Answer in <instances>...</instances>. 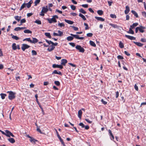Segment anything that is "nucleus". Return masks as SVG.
I'll list each match as a JSON object with an SVG mask.
<instances>
[{
	"label": "nucleus",
	"mask_w": 146,
	"mask_h": 146,
	"mask_svg": "<svg viewBox=\"0 0 146 146\" xmlns=\"http://www.w3.org/2000/svg\"><path fill=\"white\" fill-rule=\"evenodd\" d=\"M71 9L73 10H74L76 9L75 6L74 5H71L70 6Z\"/></svg>",
	"instance_id": "obj_56"
},
{
	"label": "nucleus",
	"mask_w": 146,
	"mask_h": 146,
	"mask_svg": "<svg viewBox=\"0 0 146 146\" xmlns=\"http://www.w3.org/2000/svg\"><path fill=\"white\" fill-rule=\"evenodd\" d=\"M58 34H57L56 33L54 32L53 33V35L54 36H60L63 35V34L62 32L60 31H58Z\"/></svg>",
	"instance_id": "obj_6"
},
{
	"label": "nucleus",
	"mask_w": 146,
	"mask_h": 146,
	"mask_svg": "<svg viewBox=\"0 0 146 146\" xmlns=\"http://www.w3.org/2000/svg\"><path fill=\"white\" fill-rule=\"evenodd\" d=\"M97 13L100 15H102L103 14V12L102 10H99L97 11Z\"/></svg>",
	"instance_id": "obj_41"
},
{
	"label": "nucleus",
	"mask_w": 146,
	"mask_h": 146,
	"mask_svg": "<svg viewBox=\"0 0 146 146\" xmlns=\"http://www.w3.org/2000/svg\"><path fill=\"white\" fill-rule=\"evenodd\" d=\"M24 32L25 33H31V34L32 32L28 29H26L24 31Z\"/></svg>",
	"instance_id": "obj_39"
},
{
	"label": "nucleus",
	"mask_w": 146,
	"mask_h": 146,
	"mask_svg": "<svg viewBox=\"0 0 146 146\" xmlns=\"http://www.w3.org/2000/svg\"><path fill=\"white\" fill-rule=\"evenodd\" d=\"M90 45L94 47H96V44L92 40L90 41Z\"/></svg>",
	"instance_id": "obj_26"
},
{
	"label": "nucleus",
	"mask_w": 146,
	"mask_h": 146,
	"mask_svg": "<svg viewBox=\"0 0 146 146\" xmlns=\"http://www.w3.org/2000/svg\"><path fill=\"white\" fill-rule=\"evenodd\" d=\"M79 16L81 17L85 21L86 20V19L85 17L82 14L80 13L79 14Z\"/></svg>",
	"instance_id": "obj_37"
},
{
	"label": "nucleus",
	"mask_w": 146,
	"mask_h": 146,
	"mask_svg": "<svg viewBox=\"0 0 146 146\" xmlns=\"http://www.w3.org/2000/svg\"><path fill=\"white\" fill-rule=\"evenodd\" d=\"M45 41L46 42H47L48 45H50V44H52V42L50 40L49 41L47 39H45Z\"/></svg>",
	"instance_id": "obj_49"
},
{
	"label": "nucleus",
	"mask_w": 146,
	"mask_h": 146,
	"mask_svg": "<svg viewBox=\"0 0 146 146\" xmlns=\"http://www.w3.org/2000/svg\"><path fill=\"white\" fill-rule=\"evenodd\" d=\"M74 38V37L72 36H69L67 37L66 39L68 41H71Z\"/></svg>",
	"instance_id": "obj_27"
},
{
	"label": "nucleus",
	"mask_w": 146,
	"mask_h": 146,
	"mask_svg": "<svg viewBox=\"0 0 146 146\" xmlns=\"http://www.w3.org/2000/svg\"><path fill=\"white\" fill-rule=\"evenodd\" d=\"M56 132L57 134V137H58V139H59L60 141L61 142L63 146H66L64 142L63 141V140L62 139L60 135H59L57 130H56Z\"/></svg>",
	"instance_id": "obj_5"
},
{
	"label": "nucleus",
	"mask_w": 146,
	"mask_h": 146,
	"mask_svg": "<svg viewBox=\"0 0 146 146\" xmlns=\"http://www.w3.org/2000/svg\"><path fill=\"white\" fill-rule=\"evenodd\" d=\"M7 93L9 94L8 98L9 100H12L15 98L16 93L15 92L12 91H7Z\"/></svg>",
	"instance_id": "obj_1"
},
{
	"label": "nucleus",
	"mask_w": 146,
	"mask_h": 146,
	"mask_svg": "<svg viewBox=\"0 0 146 146\" xmlns=\"http://www.w3.org/2000/svg\"><path fill=\"white\" fill-rule=\"evenodd\" d=\"M125 9H126L124 11V12L125 14H127L129 13L130 11V9L129 7L128 6H126Z\"/></svg>",
	"instance_id": "obj_16"
},
{
	"label": "nucleus",
	"mask_w": 146,
	"mask_h": 146,
	"mask_svg": "<svg viewBox=\"0 0 146 146\" xmlns=\"http://www.w3.org/2000/svg\"><path fill=\"white\" fill-rule=\"evenodd\" d=\"M64 21L66 22L70 25H72L74 23V22L73 21L70 20L65 19H64Z\"/></svg>",
	"instance_id": "obj_23"
},
{
	"label": "nucleus",
	"mask_w": 146,
	"mask_h": 146,
	"mask_svg": "<svg viewBox=\"0 0 146 146\" xmlns=\"http://www.w3.org/2000/svg\"><path fill=\"white\" fill-rule=\"evenodd\" d=\"M108 132L110 135V136L112 138L111 139H114V137L110 129H109Z\"/></svg>",
	"instance_id": "obj_34"
},
{
	"label": "nucleus",
	"mask_w": 146,
	"mask_h": 146,
	"mask_svg": "<svg viewBox=\"0 0 146 146\" xmlns=\"http://www.w3.org/2000/svg\"><path fill=\"white\" fill-rule=\"evenodd\" d=\"M79 125L80 126H81L83 128H84V127H85V126H84V125L82 123H79Z\"/></svg>",
	"instance_id": "obj_59"
},
{
	"label": "nucleus",
	"mask_w": 146,
	"mask_h": 146,
	"mask_svg": "<svg viewBox=\"0 0 146 146\" xmlns=\"http://www.w3.org/2000/svg\"><path fill=\"white\" fill-rule=\"evenodd\" d=\"M32 55H36V52L35 50H32Z\"/></svg>",
	"instance_id": "obj_61"
},
{
	"label": "nucleus",
	"mask_w": 146,
	"mask_h": 146,
	"mask_svg": "<svg viewBox=\"0 0 146 146\" xmlns=\"http://www.w3.org/2000/svg\"><path fill=\"white\" fill-rule=\"evenodd\" d=\"M133 42L136 45H137V46H140V47L141 46L143 45V44L139 42H135L134 41Z\"/></svg>",
	"instance_id": "obj_29"
},
{
	"label": "nucleus",
	"mask_w": 146,
	"mask_h": 146,
	"mask_svg": "<svg viewBox=\"0 0 146 146\" xmlns=\"http://www.w3.org/2000/svg\"><path fill=\"white\" fill-rule=\"evenodd\" d=\"M52 74H58L60 75H62L61 72L59 71H58L57 70H54L52 72Z\"/></svg>",
	"instance_id": "obj_15"
},
{
	"label": "nucleus",
	"mask_w": 146,
	"mask_h": 146,
	"mask_svg": "<svg viewBox=\"0 0 146 146\" xmlns=\"http://www.w3.org/2000/svg\"><path fill=\"white\" fill-rule=\"evenodd\" d=\"M11 36H12V38L14 39H15L16 40H18L19 39V38L17 36L14 35L12 34L11 35Z\"/></svg>",
	"instance_id": "obj_22"
},
{
	"label": "nucleus",
	"mask_w": 146,
	"mask_h": 146,
	"mask_svg": "<svg viewBox=\"0 0 146 146\" xmlns=\"http://www.w3.org/2000/svg\"><path fill=\"white\" fill-rule=\"evenodd\" d=\"M67 62V60L65 59H63L61 60V65H63L64 66H65L66 65V64Z\"/></svg>",
	"instance_id": "obj_11"
},
{
	"label": "nucleus",
	"mask_w": 146,
	"mask_h": 146,
	"mask_svg": "<svg viewBox=\"0 0 146 146\" xmlns=\"http://www.w3.org/2000/svg\"><path fill=\"white\" fill-rule=\"evenodd\" d=\"M54 83L55 84L58 86H59L60 85V82L58 81H55Z\"/></svg>",
	"instance_id": "obj_45"
},
{
	"label": "nucleus",
	"mask_w": 146,
	"mask_h": 146,
	"mask_svg": "<svg viewBox=\"0 0 146 146\" xmlns=\"http://www.w3.org/2000/svg\"><path fill=\"white\" fill-rule=\"evenodd\" d=\"M36 42V38H33V40H32V42L31 43H35Z\"/></svg>",
	"instance_id": "obj_48"
},
{
	"label": "nucleus",
	"mask_w": 146,
	"mask_h": 146,
	"mask_svg": "<svg viewBox=\"0 0 146 146\" xmlns=\"http://www.w3.org/2000/svg\"><path fill=\"white\" fill-rule=\"evenodd\" d=\"M139 27V31L141 33H143L144 32V29H145V27H143L142 26H140Z\"/></svg>",
	"instance_id": "obj_12"
},
{
	"label": "nucleus",
	"mask_w": 146,
	"mask_h": 146,
	"mask_svg": "<svg viewBox=\"0 0 146 146\" xmlns=\"http://www.w3.org/2000/svg\"><path fill=\"white\" fill-rule=\"evenodd\" d=\"M134 88L136 91H138V86L136 84L135 85Z\"/></svg>",
	"instance_id": "obj_64"
},
{
	"label": "nucleus",
	"mask_w": 146,
	"mask_h": 146,
	"mask_svg": "<svg viewBox=\"0 0 146 146\" xmlns=\"http://www.w3.org/2000/svg\"><path fill=\"white\" fill-rule=\"evenodd\" d=\"M71 27L75 31H77L78 30V28L74 26H72Z\"/></svg>",
	"instance_id": "obj_51"
},
{
	"label": "nucleus",
	"mask_w": 146,
	"mask_h": 146,
	"mask_svg": "<svg viewBox=\"0 0 146 146\" xmlns=\"http://www.w3.org/2000/svg\"><path fill=\"white\" fill-rule=\"evenodd\" d=\"M57 43H54L52 42V45L50 46L51 47V48H48L47 49V50L49 52L52 51L55 48V46H57Z\"/></svg>",
	"instance_id": "obj_2"
},
{
	"label": "nucleus",
	"mask_w": 146,
	"mask_h": 146,
	"mask_svg": "<svg viewBox=\"0 0 146 146\" xmlns=\"http://www.w3.org/2000/svg\"><path fill=\"white\" fill-rule=\"evenodd\" d=\"M37 103L38 105L39 106V107L41 109L42 112V113L43 115H44V110H43V109L42 106H41L40 104V103L38 101L37 99Z\"/></svg>",
	"instance_id": "obj_18"
},
{
	"label": "nucleus",
	"mask_w": 146,
	"mask_h": 146,
	"mask_svg": "<svg viewBox=\"0 0 146 146\" xmlns=\"http://www.w3.org/2000/svg\"><path fill=\"white\" fill-rule=\"evenodd\" d=\"M23 40H27L28 41L30 42L31 43V42H32V40H31L30 39V38H26L25 39H24Z\"/></svg>",
	"instance_id": "obj_53"
},
{
	"label": "nucleus",
	"mask_w": 146,
	"mask_h": 146,
	"mask_svg": "<svg viewBox=\"0 0 146 146\" xmlns=\"http://www.w3.org/2000/svg\"><path fill=\"white\" fill-rule=\"evenodd\" d=\"M58 25L60 27H64L65 26L63 23H59L58 24Z\"/></svg>",
	"instance_id": "obj_46"
},
{
	"label": "nucleus",
	"mask_w": 146,
	"mask_h": 146,
	"mask_svg": "<svg viewBox=\"0 0 146 146\" xmlns=\"http://www.w3.org/2000/svg\"><path fill=\"white\" fill-rule=\"evenodd\" d=\"M12 49L13 50H15L17 49V46L16 45V44L15 43H13L12 45Z\"/></svg>",
	"instance_id": "obj_32"
},
{
	"label": "nucleus",
	"mask_w": 146,
	"mask_h": 146,
	"mask_svg": "<svg viewBox=\"0 0 146 146\" xmlns=\"http://www.w3.org/2000/svg\"><path fill=\"white\" fill-rule=\"evenodd\" d=\"M8 140L10 143H14L15 142V140L13 138H9L8 139Z\"/></svg>",
	"instance_id": "obj_24"
},
{
	"label": "nucleus",
	"mask_w": 146,
	"mask_h": 146,
	"mask_svg": "<svg viewBox=\"0 0 146 146\" xmlns=\"http://www.w3.org/2000/svg\"><path fill=\"white\" fill-rule=\"evenodd\" d=\"M52 67L53 68H58L60 69H62L63 68V66L61 65H58L56 64H53Z\"/></svg>",
	"instance_id": "obj_10"
},
{
	"label": "nucleus",
	"mask_w": 146,
	"mask_h": 146,
	"mask_svg": "<svg viewBox=\"0 0 146 146\" xmlns=\"http://www.w3.org/2000/svg\"><path fill=\"white\" fill-rule=\"evenodd\" d=\"M138 25V23H134L133 24V25H131L130 27V28L133 29L135 28V27L137 26Z\"/></svg>",
	"instance_id": "obj_21"
},
{
	"label": "nucleus",
	"mask_w": 146,
	"mask_h": 146,
	"mask_svg": "<svg viewBox=\"0 0 146 146\" xmlns=\"http://www.w3.org/2000/svg\"><path fill=\"white\" fill-rule=\"evenodd\" d=\"M131 13L134 15V16L137 18L138 17V15L137 13L134 11L132 10L131 11Z\"/></svg>",
	"instance_id": "obj_33"
},
{
	"label": "nucleus",
	"mask_w": 146,
	"mask_h": 146,
	"mask_svg": "<svg viewBox=\"0 0 146 146\" xmlns=\"http://www.w3.org/2000/svg\"><path fill=\"white\" fill-rule=\"evenodd\" d=\"M33 3V1L32 0H30L28 3H26V6L28 8H29L31 7V5Z\"/></svg>",
	"instance_id": "obj_13"
},
{
	"label": "nucleus",
	"mask_w": 146,
	"mask_h": 146,
	"mask_svg": "<svg viewBox=\"0 0 146 146\" xmlns=\"http://www.w3.org/2000/svg\"><path fill=\"white\" fill-rule=\"evenodd\" d=\"M117 58L118 59H123V57L119 55L117 56Z\"/></svg>",
	"instance_id": "obj_54"
},
{
	"label": "nucleus",
	"mask_w": 146,
	"mask_h": 146,
	"mask_svg": "<svg viewBox=\"0 0 146 146\" xmlns=\"http://www.w3.org/2000/svg\"><path fill=\"white\" fill-rule=\"evenodd\" d=\"M14 18L16 20L19 22L20 20L21 19V17H19L17 15L15 16Z\"/></svg>",
	"instance_id": "obj_30"
},
{
	"label": "nucleus",
	"mask_w": 146,
	"mask_h": 146,
	"mask_svg": "<svg viewBox=\"0 0 146 146\" xmlns=\"http://www.w3.org/2000/svg\"><path fill=\"white\" fill-rule=\"evenodd\" d=\"M26 22V20L25 19H23L21 21V24H22V23H25Z\"/></svg>",
	"instance_id": "obj_55"
},
{
	"label": "nucleus",
	"mask_w": 146,
	"mask_h": 146,
	"mask_svg": "<svg viewBox=\"0 0 146 146\" xmlns=\"http://www.w3.org/2000/svg\"><path fill=\"white\" fill-rule=\"evenodd\" d=\"M85 120L88 123H92V121H90L88 119H85Z\"/></svg>",
	"instance_id": "obj_63"
},
{
	"label": "nucleus",
	"mask_w": 146,
	"mask_h": 146,
	"mask_svg": "<svg viewBox=\"0 0 146 146\" xmlns=\"http://www.w3.org/2000/svg\"><path fill=\"white\" fill-rule=\"evenodd\" d=\"M30 141L33 143L35 144V143L36 140L34 139L33 137L30 139H29Z\"/></svg>",
	"instance_id": "obj_25"
},
{
	"label": "nucleus",
	"mask_w": 146,
	"mask_h": 146,
	"mask_svg": "<svg viewBox=\"0 0 146 146\" xmlns=\"http://www.w3.org/2000/svg\"><path fill=\"white\" fill-rule=\"evenodd\" d=\"M69 44L73 47H74L75 46V45L74 43L73 42H70L69 43Z\"/></svg>",
	"instance_id": "obj_58"
},
{
	"label": "nucleus",
	"mask_w": 146,
	"mask_h": 146,
	"mask_svg": "<svg viewBox=\"0 0 146 146\" xmlns=\"http://www.w3.org/2000/svg\"><path fill=\"white\" fill-rule=\"evenodd\" d=\"M3 56V53L1 49L0 48V57Z\"/></svg>",
	"instance_id": "obj_62"
},
{
	"label": "nucleus",
	"mask_w": 146,
	"mask_h": 146,
	"mask_svg": "<svg viewBox=\"0 0 146 146\" xmlns=\"http://www.w3.org/2000/svg\"><path fill=\"white\" fill-rule=\"evenodd\" d=\"M0 96H1L2 99H4L5 97L7 96V95L5 94L1 93L0 94Z\"/></svg>",
	"instance_id": "obj_38"
},
{
	"label": "nucleus",
	"mask_w": 146,
	"mask_h": 146,
	"mask_svg": "<svg viewBox=\"0 0 146 146\" xmlns=\"http://www.w3.org/2000/svg\"><path fill=\"white\" fill-rule=\"evenodd\" d=\"M46 8L45 7H42V12H43V13H46L48 10V9L47 8V6H46Z\"/></svg>",
	"instance_id": "obj_17"
},
{
	"label": "nucleus",
	"mask_w": 146,
	"mask_h": 146,
	"mask_svg": "<svg viewBox=\"0 0 146 146\" xmlns=\"http://www.w3.org/2000/svg\"><path fill=\"white\" fill-rule=\"evenodd\" d=\"M132 29L130 28H129V31L127 32V33L133 35V34H134V32Z\"/></svg>",
	"instance_id": "obj_28"
},
{
	"label": "nucleus",
	"mask_w": 146,
	"mask_h": 146,
	"mask_svg": "<svg viewBox=\"0 0 146 146\" xmlns=\"http://www.w3.org/2000/svg\"><path fill=\"white\" fill-rule=\"evenodd\" d=\"M70 35L72 36H73V37L77 39L82 40L84 38V37H79L78 35H74L72 34H70Z\"/></svg>",
	"instance_id": "obj_9"
},
{
	"label": "nucleus",
	"mask_w": 146,
	"mask_h": 146,
	"mask_svg": "<svg viewBox=\"0 0 146 146\" xmlns=\"http://www.w3.org/2000/svg\"><path fill=\"white\" fill-rule=\"evenodd\" d=\"M110 16L111 18H116V16L115 14H111L110 15Z\"/></svg>",
	"instance_id": "obj_47"
},
{
	"label": "nucleus",
	"mask_w": 146,
	"mask_h": 146,
	"mask_svg": "<svg viewBox=\"0 0 146 146\" xmlns=\"http://www.w3.org/2000/svg\"><path fill=\"white\" fill-rule=\"evenodd\" d=\"M26 6V3H24L21 6L19 9L20 11H21Z\"/></svg>",
	"instance_id": "obj_36"
},
{
	"label": "nucleus",
	"mask_w": 146,
	"mask_h": 146,
	"mask_svg": "<svg viewBox=\"0 0 146 146\" xmlns=\"http://www.w3.org/2000/svg\"><path fill=\"white\" fill-rule=\"evenodd\" d=\"M109 25L114 28H118L119 27L117 25H114L112 23H110Z\"/></svg>",
	"instance_id": "obj_31"
},
{
	"label": "nucleus",
	"mask_w": 146,
	"mask_h": 146,
	"mask_svg": "<svg viewBox=\"0 0 146 146\" xmlns=\"http://www.w3.org/2000/svg\"><path fill=\"white\" fill-rule=\"evenodd\" d=\"M142 15L144 17L146 18V12L145 11H143L142 12Z\"/></svg>",
	"instance_id": "obj_52"
},
{
	"label": "nucleus",
	"mask_w": 146,
	"mask_h": 146,
	"mask_svg": "<svg viewBox=\"0 0 146 146\" xmlns=\"http://www.w3.org/2000/svg\"><path fill=\"white\" fill-rule=\"evenodd\" d=\"M45 35L49 38H51V36L50 33H44Z\"/></svg>",
	"instance_id": "obj_35"
},
{
	"label": "nucleus",
	"mask_w": 146,
	"mask_h": 146,
	"mask_svg": "<svg viewBox=\"0 0 146 146\" xmlns=\"http://www.w3.org/2000/svg\"><path fill=\"white\" fill-rule=\"evenodd\" d=\"M119 47L121 48H123L124 47V46L123 43L121 42L120 41L119 43Z\"/></svg>",
	"instance_id": "obj_42"
},
{
	"label": "nucleus",
	"mask_w": 146,
	"mask_h": 146,
	"mask_svg": "<svg viewBox=\"0 0 146 146\" xmlns=\"http://www.w3.org/2000/svg\"><path fill=\"white\" fill-rule=\"evenodd\" d=\"M84 25L85 26V30H87L89 29V27H88V25L87 23H84Z\"/></svg>",
	"instance_id": "obj_43"
},
{
	"label": "nucleus",
	"mask_w": 146,
	"mask_h": 146,
	"mask_svg": "<svg viewBox=\"0 0 146 146\" xmlns=\"http://www.w3.org/2000/svg\"><path fill=\"white\" fill-rule=\"evenodd\" d=\"M93 35V34L92 33H88L86 35L88 37H92V36Z\"/></svg>",
	"instance_id": "obj_50"
},
{
	"label": "nucleus",
	"mask_w": 146,
	"mask_h": 146,
	"mask_svg": "<svg viewBox=\"0 0 146 146\" xmlns=\"http://www.w3.org/2000/svg\"><path fill=\"white\" fill-rule=\"evenodd\" d=\"M30 47L29 46L26 44H23L22 45L21 49L23 51H24L25 49L29 48Z\"/></svg>",
	"instance_id": "obj_7"
},
{
	"label": "nucleus",
	"mask_w": 146,
	"mask_h": 146,
	"mask_svg": "<svg viewBox=\"0 0 146 146\" xmlns=\"http://www.w3.org/2000/svg\"><path fill=\"white\" fill-rule=\"evenodd\" d=\"M95 18L98 21H105V19L101 17H99L97 16L95 17Z\"/></svg>",
	"instance_id": "obj_19"
},
{
	"label": "nucleus",
	"mask_w": 146,
	"mask_h": 146,
	"mask_svg": "<svg viewBox=\"0 0 146 146\" xmlns=\"http://www.w3.org/2000/svg\"><path fill=\"white\" fill-rule=\"evenodd\" d=\"M102 103L104 105H106L107 104V102L104 101L103 99H102L101 100Z\"/></svg>",
	"instance_id": "obj_57"
},
{
	"label": "nucleus",
	"mask_w": 146,
	"mask_h": 146,
	"mask_svg": "<svg viewBox=\"0 0 146 146\" xmlns=\"http://www.w3.org/2000/svg\"><path fill=\"white\" fill-rule=\"evenodd\" d=\"M47 20L50 23H51L52 22L56 23L57 22V21L54 17H53L51 19L48 18Z\"/></svg>",
	"instance_id": "obj_8"
},
{
	"label": "nucleus",
	"mask_w": 146,
	"mask_h": 146,
	"mask_svg": "<svg viewBox=\"0 0 146 146\" xmlns=\"http://www.w3.org/2000/svg\"><path fill=\"white\" fill-rule=\"evenodd\" d=\"M76 49L78 50L80 52L83 53L84 52L85 50L83 48L81 47V46L80 45H77L76 46Z\"/></svg>",
	"instance_id": "obj_4"
},
{
	"label": "nucleus",
	"mask_w": 146,
	"mask_h": 146,
	"mask_svg": "<svg viewBox=\"0 0 146 146\" xmlns=\"http://www.w3.org/2000/svg\"><path fill=\"white\" fill-rule=\"evenodd\" d=\"M82 112L81 110H80L78 111V117L80 119H81L82 115Z\"/></svg>",
	"instance_id": "obj_20"
},
{
	"label": "nucleus",
	"mask_w": 146,
	"mask_h": 146,
	"mask_svg": "<svg viewBox=\"0 0 146 146\" xmlns=\"http://www.w3.org/2000/svg\"><path fill=\"white\" fill-rule=\"evenodd\" d=\"M79 12L83 14H85L86 13V12L83 9H81L79 10Z\"/></svg>",
	"instance_id": "obj_44"
},
{
	"label": "nucleus",
	"mask_w": 146,
	"mask_h": 146,
	"mask_svg": "<svg viewBox=\"0 0 146 146\" xmlns=\"http://www.w3.org/2000/svg\"><path fill=\"white\" fill-rule=\"evenodd\" d=\"M5 132H6L5 135L7 136L10 137V136H11L12 137H15L14 135L10 131L8 130H6L5 131Z\"/></svg>",
	"instance_id": "obj_3"
},
{
	"label": "nucleus",
	"mask_w": 146,
	"mask_h": 146,
	"mask_svg": "<svg viewBox=\"0 0 146 146\" xmlns=\"http://www.w3.org/2000/svg\"><path fill=\"white\" fill-rule=\"evenodd\" d=\"M14 30L16 31H18L21 30L20 27H17L14 29Z\"/></svg>",
	"instance_id": "obj_60"
},
{
	"label": "nucleus",
	"mask_w": 146,
	"mask_h": 146,
	"mask_svg": "<svg viewBox=\"0 0 146 146\" xmlns=\"http://www.w3.org/2000/svg\"><path fill=\"white\" fill-rule=\"evenodd\" d=\"M43 131H42L37 126V131L39 132L40 133L42 134H45V133L43 132Z\"/></svg>",
	"instance_id": "obj_40"
},
{
	"label": "nucleus",
	"mask_w": 146,
	"mask_h": 146,
	"mask_svg": "<svg viewBox=\"0 0 146 146\" xmlns=\"http://www.w3.org/2000/svg\"><path fill=\"white\" fill-rule=\"evenodd\" d=\"M125 36L127 38L131 40H135V37L129 35H125Z\"/></svg>",
	"instance_id": "obj_14"
}]
</instances>
